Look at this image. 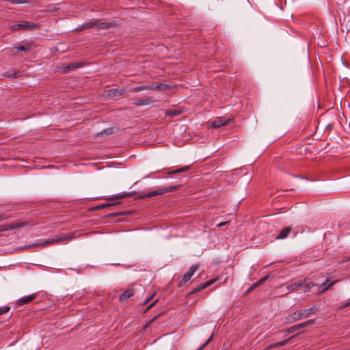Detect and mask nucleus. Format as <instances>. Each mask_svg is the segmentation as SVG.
<instances>
[{
	"mask_svg": "<svg viewBox=\"0 0 350 350\" xmlns=\"http://www.w3.org/2000/svg\"><path fill=\"white\" fill-rule=\"evenodd\" d=\"M328 281V279H326L325 282H323L320 285L315 284L312 282H309L307 280H304L303 281H301V282H304V284L302 286L305 287V291H310L311 288H312L314 286L318 287V291H317V293H323L328 289H329L333 285H334L337 280L332 281L329 284H327V282Z\"/></svg>",
	"mask_w": 350,
	"mask_h": 350,
	"instance_id": "nucleus-1",
	"label": "nucleus"
},
{
	"mask_svg": "<svg viewBox=\"0 0 350 350\" xmlns=\"http://www.w3.org/2000/svg\"><path fill=\"white\" fill-rule=\"evenodd\" d=\"M38 27V24L30 23L28 21H22L19 23L14 24L11 27V29L13 31L18 30H31Z\"/></svg>",
	"mask_w": 350,
	"mask_h": 350,
	"instance_id": "nucleus-2",
	"label": "nucleus"
},
{
	"mask_svg": "<svg viewBox=\"0 0 350 350\" xmlns=\"http://www.w3.org/2000/svg\"><path fill=\"white\" fill-rule=\"evenodd\" d=\"M110 24L109 23L106 22H101L100 21H97L96 22H89L87 23L85 25V28H92V27H96L99 29H107L109 27Z\"/></svg>",
	"mask_w": 350,
	"mask_h": 350,
	"instance_id": "nucleus-3",
	"label": "nucleus"
},
{
	"mask_svg": "<svg viewBox=\"0 0 350 350\" xmlns=\"http://www.w3.org/2000/svg\"><path fill=\"white\" fill-rule=\"evenodd\" d=\"M198 266L196 265H192L189 269V271L183 275L179 286H182L183 283L185 284L187 282H188L194 275V273L198 269Z\"/></svg>",
	"mask_w": 350,
	"mask_h": 350,
	"instance_id": "nucleus-4",
	"label": "nucleus"
},
{
	"mask_svg": "<svg viewBox=\"0 0 350 350\" xmlns=\"http://www.w3.org/2000/svg\"><path fill=\"white\" fill-rule=\"evenodd\" d=\"M304 318L303 315L302 310H297L295 311L288 316L286 317V321L288 323H293L294 322H296L301 319Z\"/></svg>",
	"mask_w": 350,
	"mask_h": 350,
	"instance_id": "nucleus-5",
	"label": "nucleus"
},
{
	"mask_svg": "<svg viewBox=\"0 0 350 350\" xmlns=\"http://www.w3.org/2000/svg\"><path fill=\"white\" fill-rule=\"evenodd\" d=\"M172 190H173V188L171 187H165V188L158 189H157L155 191H153L148 193L146 195V196L148 197V198H151V197L162 195L163 193L172 191Z\"/></svg>",
	"mask_w": 350,
	"mask_h": 350,
	"instance_id": "nucleus-6",
	"label": "nucleus"
},
{
	"mask_svg": "<svg viewBox=\"0 0 350 350\" xmlns=\"http://www.w3.org/2000/svg\"><path fill=\"white\" fill-rule=\"evenodd\" d=\"M217 280V278H214V279H211V280H208L207 282L199 285L197 288H194L191 293L190 294H194L196 293H198L206 288H207L208 286L212 285L213 284H214L216 281Z\"/></svg>",
	"mask_w": 350,
	"mask_h": 350,
	"instance_id": "nucleus-7",
	"label": "nucleus"
},
{
	"mask_svg": "<svg viewBox=\"0 0 350 350\" xmlns=\"http://www.w3.org/2000/svg\"><path fill=\"white\" fill-rule=\"evenodd\" d=\"M314 323V320H309L308 321H306V322H304V323H299V324L295 325H293L291 327L288 329V333H292V332H295L296 330H298V329H299L301 328L305 327L307 325L313 324Z\"/></svg>",
	"mask_w": 350,
	"mask_h": 350,
	"instance_id": "nucleus-8",
	"label": "nucleus"
},
{
	"mask_svg": "<svg viewBox=\"0 0 350 350\" xmlns=\"http://www.w3.org/2000/svg\"><path fill=\"white\" fill-rule=\"evenodd\" d=\"M134 289L133 288H128L119 297V301L120 302H124L127 299L131 297L134 295Z\"/></svg>",
	"mask_w": 350,
	"mask_h": 350,
	"instance_id": "nucleus-9",
	"label": "nucleus"
},
{
	"mask_svg": "<svg viewBox=\"0 0 350 350\" xmlns=\"http://www.w3.org/2000/svg\"><path fill=\"white\" fill-rule=\"evenodd\" d=\"M228 121V120L218 118L211 122V127L214 129L219 128L221 126L227 124Z\"/></svg>",
	"mask_w": 350,
	"mask_h": 350,
	"instance_id": "nucleus-10",
	"label": "nucleus"
},
{
	"mask_svg": "<svg viewBox=\"0 0 350 350\" xmlns=\"http://www.w3.org/2000/svg\"><path fill=\"white\" fill-rule=\"evenodd\" d=\"M36 295L32 294V295H29L21 297L18 300V305H21V306L27 304L29 303L30 301H31L32 300H33L36 298Z\"/></svg>",
	"mask_w": 350,
	"mask_h": 350,
	"instance_id": "nucleus-11",
	"label": "nucleus"
},
{
	"mask_svg": "<svg viewBox=\"0 0 350 350\" xmlns=\"http://www.w3.org/2000/svg\"><path fill=\"white\" fill-rule=\"evenodd\" d=\"M291 230V227H286L283 228L276 237V239H283L288 237Z\"/></svg>",
	"mask_w": 350,
	"mask_h": 350,
	"instance_id": "nucleus-12",
	"label": "nucleus"
},
{
	"mask_svg": "<svg viewBox=\"0 0 350 350\" xmlns=\"http://www.w3.org/2000/svg\"><path fill=\"white\" fill-rule=\"evenodd\" d=\"M304 284V282H301V281H298L294 283H292L291 284H288L286 286V288L288 289V293L296 291L297 289L299 288Z\"/></svg>",
	"mask_w": 350,
	"mask_h": 350,
	"instance_id": "nucleus-13",
	"label": "nucleus"
},
{
	"mask_svg": "<svg viewBox=\"0 0 350 350\" xmlns=\"http://www.w3.org/2000/svg\"><path fill=\"white\" fill-rule=\"evenodd\" d=\"M295 336H293L290 338H288V339H286L283 341H281V342H275V343H273L270 345V348H276V347H282V346H284L286 345H287L290 341L291 340L294 338Z\"/></svg>",
	"mask_w": 350,
	"mask_h": 350,
	"instance_id": "nucleus-14",
	"label": "nucleus"
},
{
	"mask_svg": "<svg viewBox=\"0 0 350 350\" xmlns=\"http://www.w3.org/2000/svg\"><path fill=\"white\" fill-rule=\"evenodd\" d=\"M182 113V110L179 108L169 109L166 111L165 115L169 117H174Z\"/></svg>",
	"mask_w": 350,
	"mask_h": 350,
	"instance_id": "nucleus-15",
	"label": "nucleus"
},
{
	"mask_svg": "<svg viewBox=\"0 0 350 350\" xmlns=\"http://www.w3.org/2000/svg\"><path fill=\"white\" fill-rule=\"evenodd\" d=\"M19 226L16 224H12L11 225L3 224L0 226V232L6 231L11 229H14Z\"/></svg>",
	"mask_w": 350,
	"mask_h": 350,
	"instance_id": "nucleus-16",
	"label": "nucleus"
},
{
	"mask_svg": "<svg viewBox=\"0 0 350 350\" xmlns=\"http://www.w3.org/2000/svg\"><path fill=\"white\" fill-rule=\"evenodd\" d=\"M122 94V91L118 89H111L109 90L108 95L111 97H116Z\"/></svg>",
	"mask_w": 350,
	"mask_h": 350,
	"instance_id": "nucleus-17",
	"label": "nucleus"
},
{
	"mask_svg": "<svg viewBox=\"0 0 350 350\" xmlns=\"http://www.w3.org/2000/svg\"><path fill=\"white\" fill-rule=\"evenodd\" d=\"M71 237L68 234H64L61 236L57 240L52 239L51 241H47L49 243H53L57 241H66L69 240Z\"/></svg>",
	"mask_w": 350,
	"mask_h": 350,
	"instance_id": "nucleus-18",
	"label": "nucleus"
},
{
	"mask_svg": "<svg viewBox=\"0 0 350 350\" xmlns=\"http://www.w3.org/2000/svg\"><path fill=\"white\" fill-rule=\"evenodd\" d=\"M152 88V87L150 86V85H141V86H137V87L132 88L131 90V91L133 92H140L142 90H148V89H150Z\"/></svg>",
	"mask_w": 350,
	"mask_h": 350,
	"instance_id": "nucleus-19",
	"label": "nucleus"
},
{
	"mask_svg": "<svg viewBox=\"0 0 350 350\" xmlns=\"http://www.w3.org/2000/svg\"><path fill=\"white\" fill-rule=\"evenodd\" d=\"M5 77L15 79L19 77V73L14 71H8L4 73Z\"/></svg>",
	"mask_w": 350,
	"mask_h": 350,
	"instance_id": "nucleus-20",
	"label": "nucleus"
},
{
	"mask_svg": "<svg viewBox=\"0 0 350 350\" xmlns=\"http://www.w3.org/2000/svg\"><path fill=\"white\" fill-rule=\"evenodd\" d=\"M150 102L151 100L150 98L141 99L139 100L137 103H135V105L138 106L146 105L150 104Z\"/></svg>",
	"mask_w": 350,
	"mask_h": 350,
	"instance_id": "nucleus-21",
	"label": "nucleus"
},
{
	"mask_svg": "<svg viewBox=\"0 0 350 350\" xmlns=\"http://www.w3.org/2000/svg\"><path fill=\"white\" fill-rule=\"evenodd\" d=\"M304 317H307L308 315L311 314H314L315 312L314 308H307L304 310H302Z\"/></svg>",
	"mask_w": 350,
	"mask_h": 350,
	"instance_id": "nucleus-22",
	"label": "nucleus"
},
{
	"mask_svg": "<svg viewBox=\"0 0 350 350\" xmlns=\"http://www.w3.org/2000/svg\"><path fill=\"white\" fill-rule=\"evenodd\" d=\"M267 279L266 277L265 278H262V279H260L259 281H258L257 282L253 284L250 288H249V291H252V290H254L256 287H257L260 284H261L262 282H263L264 281H265Z\"/></svg>",
	"mask_w": 350,
	"mask_h": 350,
	"instance_id": "nucleus-23",
	"label": "nucleus"
},
{
	"mask_svg": "<svg viewBox=\"0 0 350 350\" xmlns=\"http://www.w3.org/2000/svg\"><path fill=\"white\" fill-rule=\"evenodd\" d=\"M213 338V334L211 336V337L202 345L200 346L197 350H203L211 341L212 338Z\"/></svg>",
	"mask_w": 350,
	"mask_h": 350,
	"instance_id": "nucleus-24",
	"label": "nucleus"
},
{
	"mask_svg": "<svg viewBox=\"0 0 350 350\" xmlns=\"http://www.w3.org/2000/svg\"><path fill=\"white\" fill-rule=\"evenodd\" d=\"M81 65L80 64H70L67 66L66 70H72V69H74V68H79L81 67Z\"/></svg>",
	"mask_w": 350,
	"mask_h": 350,
	"instance_id": "nucleus-25",
	"label": "nucleus"
},
{
	"mask_svg": "<svg viewBox=\"0 0 350 350\" xmlns=\"http://www.w3.org/2000/svg\"><path fill=\"white\" fill-rule=\"evenodd\" d=\"M16 48L20 51H27L29 49V46L23 45L17 46Z\"/></svg>",
	"mask_w": 350,
	"mask_h": 350,
	"instance_id": "nucleus-26",
	"label": "nucleus"
},
{
	"mask_svg": "<svg viewBox=\"0 0 350 350\" xmlns=\"http://www.w3.org/2000/svg\"><path fill=\"white\" fill-rule=\"evenodd\" d=\"M10 310V306H5L4 308H0V315L7 313Z\"/></svg>",
	"mask_w": 350,
	"mask_h": 350,
	"instance_id": "nucleus-27",
	"label": "nucleus"
},
{
	"mask_svg": "<svg viewBox=\"0 0 350 350\" xmlns=\"http://www.w3.org/2000/svg\"><path fill=\"white\" fill-rule=\"evenodd\" d=\"M27 0H10V3L12 4H22L25 3Z\"/></svg>",
	"mask_w": 350,
	"mask_h": 350,
	"instance_id": "nucleus-28",
	"label": "nucleus"
},
{
	"mask_svg": "<svg viewBox=\"0 0 350 350\" xmlns=\"http://www.w3.org/2000/svg\"><path fill=\"white\" fill-rule=\"evenodd\" d=\"M154 293H153L151 296H150L148 298H147L145 301L143 303V306L146 305L148 303H149L154 297Z\"/></svg>",
	"mask_w": 350,
	"mask_h": 350,
	"instance_id": "nucleus-29",
	"label": "nucleus"
},
{
	"mask_svg": "<svg viewBox=\"0 0 350 350\" xmlns=\"http://www.w3.org/2000/svg\"><path fill=\"white\" fill-rule=\"evenodd\" d=\"M159 299H155L154 301H152L146 308V312L149 310L150 308H152L155 304L158 301Z\"/></svg>",
	"mask_w": 350,
	"mask_h": 350,
	"instance_id": "nucleus-30",
	"label": "nucleus"
},
{
	"mask_svg": "<svg viewBox=\"0 0 350 350\" xmlns=\"http://www.w3.org/2000/svg\"><path fill=\"white\" fill-rule=\"evenodd\" d=\"M8 217V215H0V221H3V220H5V219H7Z\"/></svg>",
	"mask_w": 350,
	"mask_h": 350,
	"instance_id": "nucleus-31",
	"label": "nucleus"
},
{
	"mask_svg": "<svg viewBox=\"0 0 350 350\" xmlns=\"http://www.w3.org/2000/svg\"><path fill=\"white\" fill-rule=\"evenodd\" d=\"M187 168H180V169H178V170H175L174 172H173L172 173H178V172H184L186 170Z\"/></svg>",
	"mask_w": 350,
	"mask_h": 350,
	"instance_id": "nucleus-32",
	"label": "nucleus"
},
{
	"mask_svg": "<svg viewBox=\"0 0 350 350\" xmlns=\"http://www.w3.org/2000/svg\"><path fill=\"white\" fill-rule=\"evenodd\" d=\"M228 223V221L221 222L217 224V226L220 228V227H222V226L226 225Z\"/></svg>",
	"mask_w": 350,
	"mask_h": 350,
	"instance_id": "nucleus-33",
	"label": "nucleus"
},
{
	"mask_svg": "<svg viewBox=\"0 0 350 350\" xmlns=\"http://www.w3.org/2000/svg\"><path fill=\"white\" fill-rule=\"evenodd\" d=\"M126 196V195H120V196H117L114 198H113V200H115V199H120V198H123Z\"/></svg>",
	"mask_w": 350,
	"mask_h": 350,
	"instance_id": "nucleus-34",
	"label": "nucleus"
},
{
	"mask_svg": "<svg viewBox=\"0 0 350 350\" xmlns=\"http://www.w3.org/2000/svg\"><path fill=\"white\" fill-rule=\"evenodd\" d=\"M349 260H350V256L347 259H344L343 262H347V261H349Z\"/></svg>",
	"mask_w": 350,
	"mask_h": 350,
	"instance_id": "nucleus-35",
	"label": "nucleus"
},
{
	"mask_svg": "<svg viewBox=\"0 0 350 350\" xmlns=\"http://www.w3.org/2000/svg\"><path fill=\"white\" fill-rule=\"evenodd\" d=\"M156 88H157V89H160V88H161V85H157V86L156 87Z\"/></svg>",
	"mask_w": 350,
	"mask_h": 350,
	"instance_id": "nucleus-36",
	"label": "nucleus"
}]
</instances>
